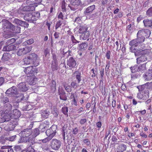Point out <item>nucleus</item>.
<instances>
[{"mask_svg": "<svg viewBox=\"0 0 152 152\" xmlns=\"http://www.w3.org/2000/svg\"><path fill=\"white\" fill-rule=\"evenodd\" d=\"M24 72L26 74L29 75L25 76L26 82L30 85H35L38 81L37 78L34 75L38 72L37 68L34 67H26L24 69Z\"/></svg>", "mask_w": 152, "mask_h": 152, "instance_id": "1", "label": "nucleus"}, {"mask_svg": "<svg viewBox=\"0 0 152 152\" xmlns=\"http://www.w3.org/2000/svg\"><path fill=\"white\" fill-rule=\"evenodd\" d=\"M78 32L81 34L80 36V39L83 40H86L90 34L89 31H88V28L84 26H79Z\"/></svg>", "mask_w": 152, "mask_h": 152, "instance_id": "2", "label": "nucleus"}, {"mask_svg": "<svg viewBox=\"0 0 152 152\" xmlns=\"http://www.w3.org/2000/svg\"><path fill=\"white\" fill-rule=\"evenodd\" d=\"M12 109V105L9 103H7L0 108V113H5L6 115H9L10 114Z\"/></svg>", "mask_w": 152, "mask_h": 152, "instance_id": "3", "label": "nucleus"}, {"mask_svg": "<svg viewBox=\"0 0 152 152\" xmlns=\"http://www.w3.org/2000/svg\"><path fill=\"white\" fill-rule=\"evenodd\" d=\"M57 129V125H53L49 129L46 130L45 133L47 136L51 139L56 134Z\"/></svg>", "mask_w": 152, "mask_h": 152, "instance_id": "4", "label": "nucleus"}, {"mask_svg": "<svg viewBox=\"0 0 152 152\" xmlns=\"http://www.w3.org/2000/svg\"><path fill=\"white\" fill-rule=\"evenodd\" d=\"M149 97V91L148 90H143L139 91L137 94V97L140 99L147 100Z\"/></svg>", "mask_w": 152, "mask_h": 152, "instance_id": "5", "label": "nucleus"}, {"mask_svg": "<svg viewBox=\"0 0 152 152\" xmlns=\"http://www.w3.org/2000/svg\"><path fill=\"white\" fill-rule=\"evenodd\" d=\"M137 87L139 91H142L144 90H152V81L151 82H147L143 85L137 86Z\"/></svg>", "mask_w": 152, "mask_h": 152, "instance_id": "6", "label": "nucleus"}, {"mask_svg": "<svg viewBox=\"0 0 152 152\" xmlns=\"http://www.w3.org/2000/svg\"><path fill=\"white\" fill-rule=\"evenodd\" d=\"M61 142L59 140L53 139L50 142V146L51 148L56 151L58 150L60 147Z\"/></svg>", "mask_w": 152, "mask_h": 152, "instance_id": "7", "label": "nucleus"}, {"mask_svg": "<svg viewBox=\"0 0 152 152\" xmlns=\"http://www.w3.org/2000/svg\"><path fill=\"white\" fill-rule=\"evenodd\" d=\"M70 3L71 4H69L68 7L71 10H75L81 4V2L80 0H71Z\"/></svg>", "mask_w": 152, "mask_h": 152, "instance_id": "8", "label": "nucleus"}, {"mask_svg": "<svg viewBox=\"0 0 152 152\" xmlns=\"http://www.w3.org/2000/svg\"><path fill=\"white\" fill-rule=\"evenodd\" d=\"M31 50V48L26 47L20 49L17 51V54L19 56H23L29 53Z\"/></svg>", "mask_w": 152, "mask_h": 152, "instance_id": "9", "label": "nucleus"}, {"mask_svg": "<svg viewBox=\"0 0 152 152\" xmlns=\"http://www.w3.org/2000/svg\"><path fill=\"white\" fill-rule=\"evenodd\" d=\"M18 142L19 143L28 142L31 143L32 144L34 143V140H31L30 137H24L23 136H22Z\"/></svg>", "mask_w": 152, "mask_h": 152, "instance_id": "10", "label": "nucleus"}, {"mask_svg": "<svg viewBox=\"0 0 152 152\" xmlns=\"http://www.w3.org/2000/svg\"><path fill=\"white\" fill-rule=\"evenodd\" d=\"M21 115V113L20 111L16 109L14 110L13 111L12 114H11L9 115L10 117H11L15 119H17Z\"/></svg>", "mask_w": 152, "mask_h": 152, "instance_id": "11", "label": "nucleus"}, {"mask_svg": "<svg viewBox=\"0 0 152 152\" xmlns=\"http://www.w3.org/2000/svg\"><path fill=\"white\" fill-rule=\"evenodd\" d=\"M16 95L17 97H19L20 98V99H19L16 102L17 103H18L20 102H23L27 101V98L24 97L23 93H17Z\"/></svg>", "mask_w": 152, "mask_h": 152, "instance_id": "12", "label": "nucleus"}, {"mask_svg": "<svg viewBox=\"0 0 152 152\" xmlns=\"http://www.w3.org/2000/svg\"><path fill=\"white\" fill-rule=\"evenodd\" d=\"M18 92V91L16 88L13 86L7 90L6 93L9 94L14 95L16 94Z\"/></svg>", "mask_w": 152, "mask_h": 152, "instance_id": "13", "label": "nucleus"}, {"mask_svg": "<svg viewBox=\"0 0 152 152\" xmlns=\"http://www.w3.org/2000/svg\"><path fill=\"white\" fill-rule=\"evenodd\" d=\"M145 80L148 81L152 79V69H149L146 72L144 76Z\"/></svg>", "mask_w": 152, "mask_h": 152, "instance_id": "14", "label": "nucleus"}, {"mask_svg": "<svg viewBox=\"0 0 152 152\" xmlns=\"http://www.w3.org/2000/svg\"><path fill=\"white\" fill-rule=\"evenodd\" d=\"M143 22L145 27H150L152 26V19L145 18L143 20Z\"/></svg>", "mask_w": 152, "mask_h": 152, "instance_id": "15", "label": "nucleus"}, {"mask_svg": "<svg viewBox=\"0 0 152 152\" xmlns=\"http://www.w3.org/2000/svg\"><path fill=\"white\" fill-rule=\"evenodd\" d=\"M19 90L23 91H26L28 90V86H26L24 82H22L19 84L18 86Z\"/></svg>", "mask_w": 152, "mask_h": 152, "instance_id": "16", "label": "nucleus"}, {"mask_svg": "<svg viewBox=\"0 0 152 152\" xmlns=\"http://www.w3.org/2000/svg\"><path fill=\"white\" fill-rule=\"evenodd\" d=\"M31 133V129H24L21 132V135L24 137H29Z\"/></svg>", "mask_w": 152, "mask_h": 152, "instance_id": "17", "label": "nucleus"}, {"mask_svg": "<svg viewBox=\"0 0 152 152\" xmlns=\"http://www.w3.org/2000/svg\"><path fill=\"white\" fill-rule=\"evenodd\" d=\"M58 93L60 95L59 97L61 99L65 101L67 100V96L64 90H59V89Z\"/></svg>", "mask_w": 152, "mask_h": 152, "instance_id": "18", "label": "nucleus"}, {"mask_svg": "<svg viewBox=\"0 0 152 152\" xmlns=\"http://www.w3.org/2000/svg\"><path fill=\"white\" fill-rule=\"evenodd\" d=\"M130 68L132 73L140 71L143 72L145 69V67H130Z\"/></svg>", "mask_w": 152, "mask_h": 152, "instance_id": "19", "label": "nucleus"}, {"mask_svg": "<svg viewBox=\"0 0 152 152\" xmlns=\"http://www.w3.org/2000/svg\"><path fill=\"white\" fill-rule=\"evenodd\" d=\"M67 64L69 66H75L76 65L75 60L71 57L67 61Z\"/></svg>", "mask_w": 152, "mask_h": 152, "instance_id": "20", "label": "nucleus"}, {"mask_svg": "<svg viewBox=\"0 0 152 152\" xmlns=\"http://www.w3.org/2000/svg\"><path fill=\"white\" fill-rule=\"evenodd\" d=\"M1 114V117H0V122L3 123L9 121V117H10L9 115H6L5 113Z\"/></svg>", "mask_w": 152, "mask_h": 152, "instance_id": "21", "label": "nucleus"}, {"mask_svg": "<svg viewBox=\"0 0 152 152\" xmlns=\"http://www.w3.org/2000/svg\"><path fill=\"white\" fill-rule=\"evenodd\" d=\"M15 127V124L10 122L4 128L5 130L9 131L13 130Z\"/></svg>", "mask_w": 152, "mask_h": 152, "instance_id": "22", "label": "nucleus"}, {"mask_svg": "<svg viewBox=\"0 0 152 152\" xmlns=\"http://www.w3.org/2000/svg\"><path fill=\"white\" fill-rule=\"evenodd\" d=\"M127 146L123 144H120L117 147V152H123L126 150Z\"/></svg>", "mask_w": 152, "mask_h": 152, "instance_id": "23", "label": "nucleus"}, {"mask_svg": "<svg viewBox=\"0 0 152 152\" xmlns=\"http://www.w3.org/2000/svg\"><path fill=\"white\" fill-rule=\"evenodd\" d=\"M34 10V6L32 5L24 6L22 8V10L24 11H32Z\"/></svg>", "mask_w": 152, "mask_h": 152, "instance_id": "24", "label": "nucleus"}, {"mask_svg": "<svg viewBox=\"0 0 152 152\" xmlns=\"http://www.w3.org/2000/svg\"><path fill=\"white\" fill-rule=\"evenodd\" d=\"M150 52V50L149 49H146L144 50L139 51L138 53H139V55H142L145 56H146L148 55Z\"/></svg>", "mask_w": 152, "mask_h": 152, "instance_id": "25", "label": "nucleus"}, {"mask_svg": "<svg viewBox=\"0 0 152 152\" xmlns=\"http://www.w3.org/2000/svg\"><path fill=\"white\" fill-rule=\"evenodd\" d=\"M50 114V111L48 110H46L42 112L41 115L42 118L45 119L48 117Z\"/></svg>", "mask_w": 152, "mask_h": 152, "instance_id": "26", "label": "nucleus"}, {"mask_svg": "<svg viewBox=\"0 0 152 152\" xmlns=\"http://www.w3.org/2000/svg\"><path fill=\"white\" fill-rule=\"evenodd\" d=\"M11 57V55L7 53H5L3 54L1 58V60L3 61H8Z\"/></svg>", "mask_w": 152, "mask_h": 152, "instance_id": "27", "label": "nucleus"}, {"mask_svg": "<svg viewBox=\"0 0 152 152\" xmlns=\"http://www.w3.org/2000/svg\"><path fill=\"white\" fill-rule=\"evenodd\" d=\"M40 133V131L38 128H36L34 129L32 131H31V134L33 137H35L38 135Z\"/></svg>", "mask_w": 152, "mask_h": 152, "instance_id": "28", "label": "nucleus"}, {"mask_svg": "<svg viewBox=\"0 0 152 152\" xmlns=\"http://www.w3.org/2000/svg\"><path fill=\"white\" fill-rule=\"evenodd\" d=\"M95 8V5H93L88 7L86 10V12L87 13H90L92 12Z\"/></svg>", "mask_w": 152, "mask_h": 152, "instance_id": "29", "label": "nucleus"}, {"mask_svg": "<svg viewBox=\"0 0 152 152\" xmlns=\"http://www.w3.org/2000/svg\"><path fill=\"white\" fill-rule=\"evenodd\" d=\"M28 57L31 61H32L37 60L38 57L37 54L35 53H32L30 54Z\"/></svg>", "mask_w": 152, "mask_h": 152, "instance_id": "30", "label": "nucleus"}, {"mask_svg": "<svg viewBox=\"0 0 152 152\" xmlns=\"http://www.w3.org/2000/svg\"><path fill=\"white\" fill-rule=\"evenodd\" d=\"M78 96L77 95H74V94L72 93L71 97L72 99H73V104L75 106H77V102Z\"/></svg>", "mask_w": 152, "mask_h": 152, "instance_id": "31", "label": "nucleus"}, {"mask_svg": "<svg viewBox=\"0 0 152 152\" xmlns=\"http://www.w3.org/2000/svg\"><path fill=\"white\" fill-rule=\"evenodd\" d=\"M139 44L136 39H133L129 42V45L130 46L137 47Z\"/></svg>", "mask_w": 152, "mask_h": 152, "instance_id": "32", "label": "nucleus"}, {"mask_svg": "<svg viewBox=\"0 0 152 152\" xmlns=\"http://www.w3.org/2000/svg\"><path fill=\"white\" fill-rule=\"evenodd\" d=\"M74 74L76 76V79L77 80L78 83H79L81 80L80 72L77 71L75 72Z\"/></svg>", "mask_w": 152, "mask_h": 152, "instance_id": "33", "label": "nucleus"}, {"mask_svg": "<svg viewBox=\"0 0 152 152\" xmlns=\"http://www.w3.org/2000/svg\"><path fill=\"white\" fill-rule=\"evenodd\" d=\"M140 57L137 58V62L138 64L140 63V62H143L145 61L146 59V57L142 55H140Z\"/></svg>", "mask_w": 152, "mask_h": 152, "instance_id": "34", "label": "nucleus"}, {"mask_svg": "<svg viewBox=\"0 0 152 152\" xmlns=\"http://www.w3.org/2000/svg\"><path fill=\"white\" fill-rule=\"evenodd\" d=\"M61 132L63 140L65 141V133H66V134H67L66 128L64 127H63L62 128Z\"/></svg>", "mask_w": 152, "mask_h": 152, "instance_id": "35", "label": "nucleus"}, {"mask_svg": "<svg viewBox=\"0 0 152 152\" xmlns=\"http://www.w3.org/2000/svg\"><path fill=\"white\" fill-rule=\"evenodd\" d=\"M144 34L145 35L144 36H145V38H148L150 36L151 33V31L150 30L148 29H144Z\"/></svg>", "mask_w": 152, "mask_h": 152, "instance_id": "36", "label": "nucleus"}, {"mask_svg": "<svg viewBox=\"0 0 152 152\" xmlns=\"http://www.w3.org/2000/svg\"><path fill=\"white\" fill-rule=\"evenodd\" d=\"M137 38L136 39L139 44L143 42L145 40L144 37H143L137 34Z\"/></svg>", "mask_w": 152, "mask_h": 152, "instance_id": "37", "label": "nucleus"}, {"mask_svg": "<svg viewBox=\"0 0 152 152\" xmlns=\"http://www.w3.org/2000/svg\"><path fill=\"white\" fill-rule=\"evenodd\" d=\"M24 64L25 65H27L30 64L31 61L28 56L27 58H25L23 59Z\"/></svg>", "mask_w": 152, "mask_h": 152, "instance_id": "38", "label": "nucleus"}, {"mask_svg": "<svg viewBox=\"0 0 152 152\" xmlns=\"http://www.w3.org/2000/svg\"><path fill=\"white\" fill-rule=\"evenodd\" d=\"M87 45L85 42L80 44L79 45V49L80 50L85 49L86 48H87Z\"/></svg>", "mask_w": 152, "mask_h": 152, "instance_id": "39", "label": "nucleus"}, {"mask_svg": "<svg viewBox=\"0 0 152 152\" xmlns=\"http://www.w3.org/2000/svg\"><path fill=\"white\" fill-rule=\"evenodd\" d=\"M146 14L149 17H152V7H150L147 11Z\"/></svg>", "mask_w": 152, "mask_h": 152, "instance_id": "40", "label": "nucleus"}, {"mask_svg": "<svg viewBox=\"0 0 152 152\" xmlns=\"http://www.w3.org/2000/svg\"><path fill=\"white\" fill-rule=\"evenodd\" d=\"M14 21L16 23L20 26L23 25L25 23V22L21 20L18 19H15Z\"/></svg>", "mask_w": 152, "mask_h": 152, "instance_id": "41", "label": "nucleus"}, {"mask_svg": "<svg viewBox=\"0 0 152 152\" xmlns=\"http://www.w3.org/2000/svg\"><path fill=\"white\" fill-rule=\"evenodd\" d=\"M62 113L65 115H68V108L67 107H64L61 109Z\"/></svg>", "mask_w": 152, "mask_h": 152, "instance_id": "42", "label": "nucleus"}, {"mask_svg": "<svg viewBox=\"0 0 152 152\" xmlns=\"http://www.w3.org/2000/svg\"><path fill=\"white\" fill-rule=\"evenodd\" d=\"M144 31V29H142L139 31L137 33V34L143 37H144L145 39V36H144V35H145L144 34V32H145Z\"/></svg>", "mask_w": 152, "mask_h": 152, "instance_id": "43", "label": "nucleus"}, {"mask_svg": "<svg viewBox=\"0 0 152 152\" xmlns=\"http://www.w3.org/2000/svg\"><path fill=\"white\" fill-rule=\"evenodd\" d=\"M9 99L7 97H4L1 100V102L4 104L9 103Z\"/></svg>", "mask_w": 152, "mask_h": 152, "instance_id": "44", "label": "nucleus"}, {"mask_svg": "<svg viewBox=\"0 0 152 152\" xmlns=\"http://www.w3.org/2000/svg\"><path fill=\"white\" fill-rule=\"evenodd\" d=\"M71 85L74 89H76L79 86V85L76 83L75 81L72 82L71 83Z\"/></svg>", "mask_w": 152, "mask_h": 152, "instance_id": "45", "label": "nucleus"}, {"mask_svg": "<svg viewBox=\"0 0 152 152\" xmlns=\"http://www.w3.org/2000/svg\"><path fill=\"white\" fill-rule=\"evenodd\" d=\"M16 137V135H14L8 137L6 138V140H9L11 141H13L15 140Z\"/></svg>", "mask_w": 152, "mask_h": 152, "instance_id": "46", "label": "nucleus"}, {"mask_svg": "<svg viewBox=\"0 0 152 152\" xmlns=\"http://www.w3.org/2000/svg\"><path fill=\"white\" fill-rule=\"evenodd\" d=\"M65 2L64 1L62 2L61 4V8L62 9V10L63 12H66V5H65Z\"/></svg>", "mask_w": 152, "mask_h": 152, "instance_id": "47", "label": "nucleus"}, {"mask_svg": "<svg viewBox=\"0 0 152 152\" xmlns=\"http://www.w3.org/2000/svg\"><path fill=\"white\" fill-rule=\"evenodd\" d=\"M46 126H43V125H40L39 127V129H41V130L40 131L41 132H45L47 128L46 127Z\"/></svg>", "mask_w": 152, "mask_h": 152, "instance_id": "48", "label": "nucleus"}, {"mask_svg": "<svg viewBox=\"0 0 152 152\" xmlns=\"http://www.w3.org/2000/svg\"><path fill=\"white\" fill-rule=\"evenodd\" d=\"M8 48L9 50H9V51L17 50L16 46L13 45H10L9 46Z\"/></svg>", "mask_w": 152, "mask_h": 152, "instance_id": "49", "label": "nucleus"}, {"mask_svg": "<svg viewBox=\"0 0 152 152\" xmlns=\"http://www.w3.org/2000/svg\"><path fill=\"white\" fill-rule=\"evenodd\" d=\"M111 54V53L110 50H108L107 51L105 54V56L107 59H110Z\"/></svg>", "mask_w": 152, "mask_h": 152, "instance_id": "50", "label": "nucleus"}, {"mask_svg": "<svg viewBox=\"0 0 152 152\" xmlns=\"http://www.w3.org/2000/svg\"><path fill=\"white\" fill-rule=\"evenodd\" d=\"M27 151L28 152H36L32 147L31 146H28L27 149Z\"/></svg>", "mask_w": 152, "mask_h": 152, "instance_id": "51", "label": "nucleus"}, {"mask_svg": "<svg viewBox=\"0 0 152 152\" xmlns=\"http://www.w3.org/2000/svg\"><path fill=\"white\" fill-rule=\"evenodd\" d=\"M51 88L54 91L56 90V83L54 81H52V82Z\"/></svg>", "mask_w": 152, "mask_h": 152, "instance_id": "52", "label": "nucleus"}, {"mask_svg": "<svg viewBox=\"0 0 152 152\" xmlns=\"http://www.w3.org/2000/svg\"><path fill=\"white\" fill-rule=\"evenodd\" d=\"M71 39L72 42L76 44L77 43H79V41H77L75 38L74 37L73 35H72L71 37Z\"/></svg>", "mask_w": 152, "mask_h": 152, "instance_id": "53", "label": "nucleus"}, {"mask_svg": "<svg viewBox=\"0 0 152 152\" xmlns=\"http://www.w3.org/2000/svg\"><path fill=\"white\" fill-rule=\"evenodd\" d=\"M50 124V122L46 120L44 121L43 124H41V125H43L44 126H46V128H48V125Z\"/></svg>", "mask_w": 152, "mask_h": 152, "instance_id": "54", "label": "nucleus"}, {"mask_svg": "<svg viewBox=\"0 0 152 152\" xmlns=\"http://www.w3.org/2000/svg\"><path fill=\"white\" fill-rule=\"evenodd\" d=\"M51 140V138H50L48 137H46L43 139L40 140V141L41 140L42 142L43 143H46L49 141Z\"/></svg>", "mask_w": 152, "mask_h": 152, "instance_id": "55", "label": "nucleus"}, {"mask_svg": "<svg viewBox=\"0 0 152 152\" xmlns=\"http://www.w3.org/2000/svg\"><path fill=\"white\" fill-rule=\"evenodd\" d=\"M33 62V64L34 65V66H37L38 65H39V60L37 59V60H35V61H32Z\"/></svg>", "mask_w": 152, "mask_h": 152, "instance_id": "56", "label": "nucleus"}, {"mask_svg": "<svg viewBox=\"0 0 152 152\" xmlns=\"http://www.w3.org/2000/svg\"><path fill=\"white\" fill-rule=\"evenodd\" d=\"M61 24L62 23L61 22V21L60 20L58 21L56 25V29H57L60 26Z\"/></svg>", "mask_w": 152, "mask_h": 152, "instance_id": "57", "label": "nucleus"}, {"mask_svg": "<svg viewBox=\"0 0 152 152\" xmlns=\"http://www.w3.org/2000/svg\"><path fill=\"white\" fill-rule=\"evenodd\" d=\"M78 129L77 127H75L73 129L72 132L74 134H76L78 132Z\"/></svg>", "mask_w": 152, "mask_h": 152, "instance_id": "58", "label": "nucleus"}, {"mask_svg": "<svg viewBox=\"0 0 152 152\" xmlns=\"http://www.w3.org/2000/svg\"><path fill=\"white\" fill-rule=\"evenodd\" d=\"M15 32L16 33H20V28L19 27H15Z\"/></svg>", "mask_w": 152, "mask_h": 152, "instance_id": "59", "label": "nucleus"}, {"mask_svg": "<svg viewBox=\"0 0 152 152\" xmlns=\"http://www.w3.org/2000/svg\"><path fill=\"white\" fill-rule=\"evenodd\" d=\"M83 142L84 143L87 145H90V142L88 139H84L83 140Z\"/></svg>", "mask_w": 152, "mask_h": 152, "instance_id": "60", "label": "nucleus"}, {"mask_svg": "<svg viewBox=\"0 0 152 152\" xmlns=\"http://www.w3.org/2000/svg\"><path fill=\"white\" fill-rule=\"evenodd\" d=\"M34 42V40L33 39H30L26 41V43L28 45H31Z\"/></svg>", "mask_w": 152, "mask_h": 152, "instance_id": "61", "label": "nucleus"}, {"mask_svg": "<svg viewBox=\"0 0 152 152\" xmlns=\"http://www.w3.org/2000/svg\"><path fill=\"white\" fill-rule=\"evenodd\" d=\"M31 105H26L25 107H23V109L26 110H28L31 109Z\"/></svg>", "mask_w": 152, "mask_h": 152, "instance_id": "62", "label": "nucleus"}, {"mask_svg": "<svg viewBox=\"0 0 152 152\" xmlns=\"http://www.w3.org/2000/svg\"><path fill=\"white\" fill-rule=\"evenodd\" d=\"M64 88L66 91L68 92H70L72 90L71 88L69 86H64Z\"/></svg>", "mask_w": 152, "mask_h": 152, "instance_id": "63", "label": "nucleus"}, {"mask_svg": "<svg viewBox=\"0 0 152 152\" xmlns=\"http://www.w3.org/2000/svg\"><path fill=\"white\" fill-rule=\"evenodd\" d=\"M87 120L85 118L81 119L80 121V123L81 125L84 124L86 122Z\"/></svg>", "mask_w": 152, "mask_h": 152, "instance_id": "64", "label": "nucleus"}]
</instances>
